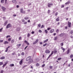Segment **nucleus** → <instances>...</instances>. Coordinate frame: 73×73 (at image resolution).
Segmentation results:
<instances>
[{
	"label": "nucleus",
	"mask_w": 73,
	"mask_h": 73,
	"mask_svg": "<svg viewBox=\"0 0 73 73\" xmlns=\"http://www.w3.org/2000/svg\"><path fill=\"white\" fill-rule=\"evenodd\" d=\"M12 27V25L10 23H9L6 26V29H8L9 28H11Z\"/></svg>",
	"instance_id": "nucleus-1"
},
{
	"label": "nucleus",
	"mask_w": 73,
	"mask_h": 73,
	"mask_svg": "<svg viewBox=\"0 0 73 73\" xmlns=\"http://www.w3.org/2000/svg\"><path fill=\"white\" fill-rule=\"evenodd\" d=\"M31 59V58L30 56H29L26 59V60L27 61H29V60H30Z\"/></svg>",
	"instance_id": "nucleus-2"
},
{
	"label": "nucleus",
	"mask_w": 73,
	"mask_h": 73,
	"mask_svg": "<svg viewBox=\"0 0 73 73\" xmlns=\"http://www.w3.org/2000/svg\"><path fill=\"white\" fill-rule=\"evenodd\" d=\"M68 27H71V23L68 21Z\"/></svg>",
	"instance_id": "nucleus-3"
},
{
	"label": "nucleus",
	"mask_w": 73,
	"mask_h": 73,
	"mask_svg": "<svg viewBox=\"0 0 73 73\" xmlns=\"http://www.w3.org/2000/svg\"><path fill=\"white\" fill-rule=\"evenodd\" d=\"M23 59H21V60L19 62V64L21 65L23 64Z\"/></svg>",
	"instance_id": "nucleus-4"
},
{
	"label": "nucleus",
	"mask_w": 73,
	"mask_h": 73,
	"mask_svg": "<svg viewBox=\"0 0 73 73\" xmlns=\"http://www.w3.org/2000/svg\"><path fill=\"white\" fill-rule=\"evenodd\" d=\"M53 4L52 3H48V7H50V5H52Z\"/></svg>",
	"instance_id": "nucleus-5"
},
{
	"label": "nucleus",
	"mask_w": 73,
	"mask_h": 73,
	"mask_svg": "<svg viewBox=\"0 0 73 73\" xmlns=\"http://www.w3.org/2000/svg\"><path fill=\"white\" fill-rule=\"evenodd\" d=\"M38 41V39H37L36 40V41L33 42V45H35V44H36V43H37Z\"/></svg>",
	"instance_id": "nucleus-6"
},
{
	"label": "nucleus",
	"mask_w": 73,
	"mask_h": 73,
	"mask_svg": "<svg viewBox=\"0 0 73 73\" xmlns=\"http://www.w3.org/2000/svg\"><path fill=\"white\" fill-rule=\"evenodd\" d=\"M2 10H3V12H5V9H6V8H5V7H2Z\"/></svg>",
	"instance_id": "nucleus-7"
},
{
	"label": "nucleus",
	"mask_w": 73,
	"mask_h": 73,
	"mask_svg": "<svg viewBox=\"0 0 73 73\" xmlns=\"http://www.w3.org/2000/svg\"><path fill=\"white\" fill-rule=\"evenodd\" d=\"M21 29L20 27H18L16 29V31H19Z\"/></svg>",
	"instance_id": "nucleus-8"
},
{
	"label": "nucleus",
	"mask_w": 73,
	"mask_h": 73,
	"mask_svg": "<svg viewBox=\"0 0 73 73\" xmlns=\"http://www.w3.org/2000/svg\"><path fill=\"white\" fill-rule=\"evenodd\" d=\"M24 42L25 43H26L27 45H29V43L26 40H25Z\"/></svg>",
	"instance_id": "nucleus-9"
},
{
	"label": "nucleus",
	"mask_w": 73,
	"mask_h": 73,
	"mask_svg": "<svg viewBox=\"0 0 73 73\" xmlns=\"http://www.w3.org/2000/svg\"><path fill=\"white\" fill-rule=\"evenodd\" d=\"M8 24V21H6L5 22V23L4 24V26H5V25H6Z\"/></svg>",
	"instance_id": "nucleus-10"
},
{
	"label": "nucleus",
	"mask_w": 73,
	"mask_h": 73,
	"mask_svg": "<svg viewBox=\"0 0 73 73\" xmlns=\"http://www.w3.org/2000/svg\"><path fill=\"white\" fill-rule=\"evenodd\" d=\"M46 53H50V51L48 50H47L45 51Z\"/></svg>",
	"instance_id": "nucleus-11"
},
{
	"label": "nucleus",
	"mask_w": 73,
	"mask_h": 73,
	"mask_svg": "<svg viewBox=\"0 0 73 73\" xmlns=\"http://www.w3.org/2000/svg\"><path fill=\"white\" fill-rule=\"evenodd\" d=\"M70 3V1H68L66 3H65V4L66 5H67V4H69V3Z\"/></svg>",
	"instance_id": "nucleus-12"
},
{
	"label": "nucleus",
	"mask_w": 73,
	"mask_h": 73,
	"mask_svg": "<svg viewBox=\"0 0 73 73\" xmlns=\"http://www.w3.org/2000/svg\"><path fill=\"white\" fill-rule=\"evenodd\" d=\"M53 32H54V29H52L50 31V33H53Z\"/></svg>",
	"instance_id": "nucleus-13"
},
{
	"label": "nucleus",
	"mask_w": 73,
	"mask_h": 73,
	"mask_svg": "<svg viewBox=\"0 0 73 73\" xmlns=\"http://www.w3.org/2000/svg\"><path fill=\"white\" fill-rule=\"evenodd\" d=\"M7 64V62H6L5 64H4L3 65L2 67L3 68H4V67L5 66V65H6Z\"/></svg>",
	"instance_id": "nucleus-14"
},
{
	"label": "nucleus",
	"mask_w": 73,
	"mask_h": 73,
	"mask_svg": "<svg viewBox=\"0 0 73 73\" xmlns=\"http://www.w3.org/2000/svg\"><path fill=\"white\" fill-rule=\"evenodd\" d=\"M23 11V8H22L20 9V12L21 13H22Z\"/></svg>",
	"instance_id": "nucleus-15"
},
{
	"label": "nucleus",
	"mask_w": 73,
	"mask_h": 73,
	"mask_svg": "<svg viewBox=\"0 0 73 73\" xmlns=\"http://www.w3.org/2000/svg\"><path fill=\"white\" fill-rule=\"evenodd\" d=\"M29 61L30 62H29V64H30L31 63V62H33V60L31 58L29 60ZM29 62H30V63H29Z\"/></svg>",
	"instance_id": "nucleus-16"
},
{
	"label": "nucleus",
	"mask_w": 73,
	"mask_h": 73,
	"mask_svg": "<svg viewBox=\"0 0 73 73\" xmlns=\"http://www.w3.org/2000/svg\"><path fill=\"white\" fill-rule=\"evenodd\" d=\"M36 62H38L39 61H40V60H39V59L38 58H36Z\"/></svg>",
	"instance_id": "nucleus-17"
},
{
	"label": "nucleus",
	"mask_w": 73,
	"mask_h": 73,
	"mask_svg": "<svg viewBox=\"0 0 73 73\" xmlns=\"http://www.w3.org/2000/svg\"><path fill=\"white\" fill-rule=\"evenodd\" d=\"M10 66H11V67H12V66H14V64H10L9 65Z\"/></svg>",
	"instance_id": "nucleus-18"
},
{
	"label": "nucleus",
	"mask_w": 73,
	"mask_h": 73,
	"mask_svg": "<svg viewBox=\"0 0 73 73\" xmlns=\"http://www.w3.org/2000/svg\"><path fill=\"white\" fill-rule=\"evenodd\" d=\"M13 3H17V1L15 0H13L12 1Z\"/></svg>",
	"instance_id": "nucleus-19"
},
{
	"label": "nucleus",
	"mask_w": 73,
	"mask_h": 73,
	"mask_svg": "<svg viewBox=\"0 0 73 73\" xmlns=\"http://www.w3.org/2000/svg\"><path fill=\"white\" fill-rule=\"evenodd\" d=\"M48 41V39H46V40L44 41L43 42V43H45V42H47Z\"/></svg>",
	"instance_id": "nucleus-20"
},
{
	"label": "nucleus",
	"mask_w": 73,
	"mask_h": 73,
	"mask_svg": "<svg viewBox=\"0 0 73 73\" xmlns=\"http://www.w3.org/2000/svg\"><path fill=\"white\" fill-rule=\"evenodd\" d=\"M5 57H2L1 58V60H3L4 59H5Z\"/></svg>",
	"instance_id": "nucleus-21"
},
{
	"label": "nucleus",
	"mask_w": 73,
	"mask_h": 73,
	"mask_svg": "<svg viewBox=\"0 0 73 73\" xmlns=\"http://www.w3.org/2000/svg\"><path fill=\"white\" fill-rule=\"evenodd\" d=\"M54 40H57V37H55L54 38Z\"/></svg>",
	"instance_id": "nucleus-22"
},
{
	"label": "nucleus",
	"mask_w": 73,
	"mask_h": 73,
	"mask_svg": "<svg viewBox=\"0 0 73 73\" xmlns=\"http://www.w3.org/2000/svg\"><path fill=\"white\" fill-rule=\"evenodd\" d=\"M56 21H59V17H58L56 20Z\"/></svg>",
	"instance_id": "nucleus-23"
},
{
	"label": "nucleus",
	"mask_w": 73,
	"mask_h": 73,
	"mask_svg": "<svg viewBox=\"0 0 73 73\" xmlns=\"http://www.w3.org/2000/svg\"><path fill=\"white\" fill-rule=\"evenodd\" d=\"M8 42L7 41H5L4 42V44H9Z\"/></svg>",
	"instance_id": "nucleus-24"
},
{
	"label": "nucleus",
	"mask_w": 73,
	"mask_h": 73,
	"mask_svg": "<svg viewBox=\"0 0 73 73\" xmlns=\"http://www.w3.org/2000/svg\"><path fill=\"white\" fill-rule=\"evenodd\" d=\"M64 34L62 33V34H60V37H62V36H64Z\"/></svg>",
	"instance_id": "nucleus-25"
},
{
	"label": "nucleus",
	"mask_w": 73,
	"mask_h": 73,
	"mask_svg": "<svg viewBox=\"0 0 73 73\" xmlns=\"http://www.w3.org/2000/svg\"><path fill=\"white\" fill-rule=\"evenodd\" d=\"M4 1L5 0H1V3H4Z\"/></svg>",
	"instance_id": "nucleus-26"
},
{
	"label": "nucleus",
	"mask_w": 73,
	"mask_h": 73,
	"mask_svg": "<svg viewBox=\"0 0 73 73\" xmlns=\"http://www.w3.org/2000/svg\"><path fill=\"white\" fill-rule=\"evenodd\" d=\"M70 51H69V49H68V50H67V54H69V53Z\"/></svg>",
	"instance_id": "nucleus-27"
},
{
	"label": "nucleus",
	"mask_w": 73,
	"mask_h": 73,
	"mask_svg": "<svg viewBox=\"0 0 73 73\" xmlns=\"http://www.w3.org/2000/svg\"><path fill=\"white\" fill-rule=\"evenodd\" d=\"M24 19H25V20H28L29 18L28 17H26L24 18Z\"/></svg>",
	"instance_id": "nucleus-28"
},
{
	"label": "nucleus",
	"mask_w": 73,
	"mask_h": 73,
	"mask_svg": "<svg viewBox=\"0 0 73 73\" xmlns=\"http://www.w3.org/2000/svg\"><path fill=\"white\" fill-rule=\"evenodd\" d=\"M21 13H23V14H25V11H23V12Z\"/></svg>",
	"instance_id": "nucleus-29"
},
{
	"label": "nucleus",
	"mask_w": 73,
	"mask_h": 73,
	"mask_svg": "<svg viewBox=\"0 0 73 73\" xmlns=\"http://www.w3.org/2000/svg\"><path fill=\"white\" fill-rule=\"evenodd\" d=\"M44 32H45V33H48V31H47V30L46 29L45 30Z\"/></svg>",
	"instance_id": "nucleus-30"
},
{
	"label": "nucleus",
	"mask_w": 73,
	"mask_h": 73,
	"mask_svg": "<svg viewBox=\"0 0 73 73\" xmlns=\"http://www.w3.org/2000/svg\"><path fill=\"white\" fill-rule=\"evenodd\" d=\"M15 42V40H14V39L12 40L11 41V43H13V42Z\"/></svg>",
	"instance_id": "nucleus-31"
},
{
	"label": "nucleus",
	"mask_w": 73,
	"mask_h": 73,
	"mask_svg": "<svg viewBox=\"0 0 73 73\" xmlns=\"http://www.w3.org/2000/svg\"><path fill=\"white\" fill-rule=\"evenodd\" d=\"M25 54L24 53V52H22L21 54L22 56H24V55Z\"/></svg>",
	"instance_id": "nucleus-32"
},
{
	"label": "nucleus",
	"mask_w": 73,
	"mask_h": 73,
	"mask_svg": "<svg viewBox=\"0 0 73 73\" xmlns=\"http://www.w3.org/2000/svg\"><path fill=\"white\" fill-rule=\"evenodd\" d=\"M62 59V58H59L58 59V61H60V60H61Z\"/></svg>",
	"instance_id": "nucleus-33"
},
{
	"label": "nucleus",
	"mask_w": 73,
	"mask_h": 73,
	"mask_svg": "<svg viewBox=\"0 0 73 73\" xmlns=\"http://www.w3.org/2000/svg\"><path fill=\"white\" fill-rule=\"evenodd\" d=\"M39 64L38 63H37L36 64V66H39Z\"/></svg>",
	"instance_id": "nucleus-34"
},
{
	"label": "nucleus",
	"mask_w": 73,
	"mask_h": 73,
	"mask_svg": "<svg viewBox=\"0 0 73 73\" xmlns=\"http://www.w3.org/2000/svg\"><path fill=\"white\" fill-rule=\"evenodd\" d=\"M3 64V62H0V65H1Z\"/></svg>",
	"instance_id": "nucleus-35"
},
{
	"label": "nucleus",
	"mask_w": 73,
	"mask_h": 73,
	"mask_svg": "<svg viewBox=\"0 0 73 73\" xmlns=\"http://www.w3.org/2000/svg\"><path fill=\"white\" fill-rule=\"evenodd\" d=\"M3 19L4 20H5V19H6V17H3Z\"/></svg>",
	"instance_id": "nucleus-36"
},
{
	"label": "nucleus",
	"mask_w": 73,
	"mask_h": 73,
	"mask_svg": "<svg viewBox=\"0 0 73 73\" xmlns=\"http://www.w3.org/2000/svg\"><path fill=\"white\" fill-rule=\"evenodd\" d=\"M58 15V12H56V13H55V16H57Z\"/></svg>",
	"instance_id": "nucleus-37"
},
{
	"label": "nucleus",
	"mask_w": 73,
	"mask_h": 73,
	"mask_svg": "<svg viewBox=\"0 0 73 73\" xmlns=\"http://www.w3.org/2000/svg\"><path fill=\"white\" fill-rule=\"evenodd\" d=\"M11 38H10L8 39V41H11Z\"/></svg>",
	"instance_id": "nucleus-38"
},
{
	"label": "nucleus",
	"mask_w": 73,
	"mask_h": 73,
	"mask_svg": "<svg viewBox=\"0 0 73 73\" xmlns=\"http://www.w3.org/2000/svg\"><path fill=\"white\" fill-rule=\"evenodd\" d=\"M30 36V34L29 33H28L27 35V37H29Z\"/></svg>",
	"instance_id": "nucleus-39"
},
{
	"label": "nucleus",
	"mask_w": 73,
	"mask_h": 73,
	"mask_svg": "<svg viewBox=\"0 0 73 73\" xmlns=\"http://www.w3.org/2000/svg\"><path fill=\"white\" fill-rule=\"evenodd\" d=\"M70 34H72V33H73V31L72 30H71V31L70 32Z\"/></svg>",
	"instance_id": "nucleus-40"
},
{
	"label": "nucleus",
	"mask_w": 73,
	"mask_h": 73,
	"mask_svg": "<svg viewBox=\"0 0 73 73\" xmlns=\"http://www.w3.org/2000/svg\"><path fill=\"white\" fill-rule=\"evenodd\" d=\"M60 45H61V46H63V45H64V44L62 42L60 44Z\"/></svg>",
	"instance_id": "nucleus-41"
},
{
	"label": "nucleus",
	"mask_w": 73,
	"mask_h": 73,
	"mask_svg": "<svg viewBox=\"0 0 73 73\" xmlns=\"http://www.w3.org/2000/svg\"><path fill=\"white\" fill-rule=\"evenodd\" d=\"M50 29H51L50 28H47V30H48V31H49V30H50Z\"/></svg>",
	"instance_id": "nucleus-42"
},
{
	"label": "nucleus",
	"mask_w": 73,
	"mask_h": 73,
	"mask_svg": "<svg viewBox=\"0 0 73 73\" xmlns=\"http://www.w3.org/2000/svg\"><path fill=\"white\" fill-rule=\"evenodd\" d=\"M11 37V36L9 35H8L7 36L6 38H8V37Z\"/></svg>",
	"instance_id": "nucleus-43"
},
{
	"label": "nucleus",
	"mask_w": 73,
	"mask_h": 73,
	"mask_svg": "<svg viewBox=\"0 0 73 73\" xmlns=\"http://www.w3.org/2000/svg\"><path fill=\"white\" fill-rule=\"evenodd\" d=\"M46 45H47V44L46 43L43 45V46H45Z\"/></svg>",
	"instance_id": "nucleus-44"
},
{
	"label": "nucleus",
	"mask_w": 73,
	"mask_h": 73,
	"mask_svg": "<svg viewBox=\"0 0 73 73\" xmlns=\"http://www.w3.org/2000/svg\"><path fill=\"white\" fill-rule=\"evenodd\" d=\"M38 32H39V33H41L42 32V31H41V30H39Z\"/></svg>",
	"instance_id": "nucleus-45"
},
{
	"label": "nucleus",
	"mask_w": 73,
	"mask_h": 73,
	"mask_svg": "<svg viewBox=\"0 0 73 73\" xmlns=\"http://www.w3.org/2000/svg\"><path fill=\"white\" fill-rule=\"evenodd\" d=\"M4 72V71L3 70H1V73H3Z\"/></svg>",
	"instance_id": "nucleus-46"
},
{
	"label": "nucleus",
	"mask_w": 73,
	"mask_h": 73,
	"mask_svg": "<svg viewBox=\"0 0 73 73\" xmlns=\"http://www.w3.org/2000/svg\"><path fill=\"white\" fill-rule=\"evenodd\" d=\"M64 5H62L61 6V8H64Z\"/></svg>",
	"instance_id": "nucleus-47"
},
{
	"label": "nucleus",
	"mask_w": 73,
	"mask_h": 73,
	"mask_svg": "<svg viewBox=\"0 0 73 73\" xmlns=\"http://www.w3.org/2000/svg\"><path fill=\"white\" fill-rule=\"evenodd\" d=\"M73 54H71L70 55V57L71 58H72V57H73Z\"/></svg>",
	"instance_id": "nucleus-48"
},
{
	"label": "nucleus",
	"mask_w": 73,
	"mask_h": 73,
	"mask_svg": "<svg viewBox=\"0 0 73 73\" xmlns=\"http://www.w3.org/2000/svg\"><path fill=\"white\" fill-rule=\"evenodd\" d=\"M53 54V51H52V52H51V53L50 54V55H52V54Z\"/></svg>",
	"instance_id": "nucleus-49"
},
{
	"label": "nucleus",
	"mask_w": 73,
	"mask_h": 73,
	"mask_svg": "<svg viewBox=\"0 0 73 73\" xmlns=\"http://www.w3.org/2000/svg\"><path fill=\"white\" fill-rule=\"evenodd\" d=\"M45 64L42 65V67H44V66H45Z\"/></svg>",
	"instance_id": "nucleus-50"
},
{
	"label": "nucleus",
	"mask_w": 73,
	"mask_h": 73,
	"mask_svg": "<svg viewBox=\"0 0 73 73\" xmlns=\"http://www.w3.org/2000/svg\"><path fill=\"white\" fill-rule=\"evenodd\" d=\"M2 29H3V28L0 29V32H1V31H2Z\"/></svg>",
	"instance_id": "nucleus-51"
},
{
	"label": "nucleus",
	"mask_w": 73,
	"mask_h": 73,
	"mask_svg": "<svg viewBox=\"0 0 73 73\" xmlns=\"http://www.w3.org/2000/svg\"><path fill=\"white\" fill-rule=\"evenodd\" d=\"M3 42V40H0V42Z\"/></svg>",
	"instance_id": "nucleus-52"
},
{
	"label": "nucleus",
	"mask_w": 73,
	"mask_h": 73,
	"mask_svg": "<svg viewBox=\"0 0 73 73\" xmlns=\"http://www.w3.org/2000/svg\"><path fill=\"white\" fill-rule=\"evenodd\" d=\"M22 22L23 23H24V22H25V20L24 19H23L22 20Z\"/></svg>",
	"instance_id": "nucleus-53"
},
{
	"label": "nucleus",
	"mask_w": 73,
	"mask_h": 73,
	"mask_svg": "<svg viewBox=\"0 0 73 73\" xmlns=\"http://www.w3.org/2000/svg\"><path fill=\"white\" fill-rule=\"evenodd\" d=\"M38 26L39 27H41V24H39L38 25Z\"/></svg>",
	"instance_id": "nucleus-54"
},
{
	"label": "nucleus",
	"mask_w": 73,
	"mask_h": 73,
	"mask_svg": "<svg viewBox=\"0 0 73 73\" xmlns=\"http://www.w3.org/2000/svg\"><path fill=\"white\" fill-rule=\"evenodd\" d=\"M54 52V53H56L57 52V51L56 50H55Z\"/></svg>",
	"instance_id": "nucleus-55"
},
{
	"label": "nucleus",
	"mask_w": 73,
	"mask_h": 73,
	"mask_svg": "<svg viewBox=\"0 0 73 73\" xmlns=\"http://www.w3.org/2000/svg\"><path fill=\"white\" fill-rule=\"evenodd\" d=\"M8 48H6V50H5V52H8Z\"/></svg>",
	"instance_id": "nucleus-56"
},
{
	"label": "nucleus",
	"mask_w": 73,
	"mask_h": 73,
	"mask_svg": "<svg viewBox=\"0 0 73 73\" xmlns=\"http://www.w3.org/2000/svg\"><path fill=\"white\" fill-rule=\"evenodd\" d=\"M27 47H28V46H26L24 48V50H25V49H26L27 48Z\"/></svg>",
	"instance_id": "nucleus-57"
},
{
	"label": "nucleus",
	"mask_w": 73,
	"mask_h": 73,
	"mask_svg": "<svg viewBox=\"0 0 73 73\" xmlns=\"http://www.w3.org/2000/svg\"><path fill=\"white\" fill-rule=\"evenodd\" d=\"M53 68V67L52 66H50V69H52V68Z\"/></svg>",
	"instance_id": "nucleus-58"
},
{
	"label": "nucleus",
	"mask_w": 73,
	"mask_h": 73,
	"mask_svg": "<svg viewBox=\"0 0 73 73\" xmlns=\"http://www.w3.org/2000/svg\"><path fill=\"white\" fill-rule=\"evenodd\" d=\"M27 24V22H24V24Z\"/></svg>",
	"instance_id": "nucleus-59"
},
{
	"label": "nucleus",
	"mask_w": 73,
	"mask_h": 73,
	"mask_svg": "<svg viewBox=\"0 0 73 73\" xmlns=\"http://www.w3.org/2000/svg\"><path fill=\"white\" fill-rule=\"evenodd\" d=\"M50 11L48 10V13H50Z\"/></svg>",
	"instance_id": "nucleus-60"
},
{
	"label": "nucleus",
	"mask_w": 73,
	"mask_h": 73,
	"mask_svg": "<svg viewBox=\"0 0 73 73\" xmlns=\"http://www.w3.org/2000/svg\"><path fill=\"white\" fill-rule=\"evenodd\" d=\"M58 31H59L58 29H57L56 31V32L57 33H58Z\"/></svg>",
	"instance_id": "nucleus-61"
},
{
	"label": "nucleus",
	"mask_w": 73,
	"mask_h": 73,
	"mask_svg": "<svg viewBox=\"0 0 73 73\" xmlns=\"http://www.w3.org/2000/svg\"><path fill=\"white\" fill-rule=\"evenodd\" d=\"M68 8H69V7H67L66 8V10H68Z\"/></svg>",
	"instance_id": "nucleus-62"
},
{
	"label": "nucleus",
	"mask_w": 73,
	"mask_h": 73,
	"mask_svg": "<svg viewBox=\"0 0 73 73\" xmlns=\"http://www.w3.org/2000/svg\"><path fill=\"white\" fill-rule=\"evenodd\" d=\"M34 33H35V32L34 31H32L31 32L32 34H34Z\"/></svg>",
	"instance_id": "nucleus-63"
},
{
	"label": "nucleus",
	"mask_w": 73,
	"mask_h": 73,
	"mask_svg": "<svg viewBox=\"0 0 73 73\" xmlns=\"http://www.w3.org/2000/svg\"><path fill=\"white\" fill-rule=\"evenodd\" d=\"M21 36H20L19 38V40H21Z\"/></svg>",
	"instance_id": "nucleus-64"
}]
</instances>
